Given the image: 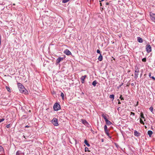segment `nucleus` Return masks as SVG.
Instances as JSON below:
<instances>
[{
  "mask_svg": "<svg viewBox=\"0 0 155 155\" xmlns=\"http://www.w3.org/2000/svg\"><path fill=\"white\" fill-rule=\"evenodd\" d=\"M61 96L62 97V99L64 100V93L62 92H61Z\"/></svg>",
  "mask_w": 155,
  "mask_h": 155,
  "instance_id": "obj_26",
  "label": "nucleus"
},
{
  "mask_svg": "<svg viewBox=\"0 0 155 155\" xmlns=\"http://www.w3.org/2000/svg\"><path fill=\"white\" fill-rule=\"evenodd\" d=\"M70 0H62V2L63 3H66L68 2Z\"/></svg>",
  "mask_w": 155,
  "mask_h": 155,
  "instance_id": "obj_29",
  "label": "nucleus"
},
{
  "mask_svg": "<svg viewBox=\"0 0 155 155\" xmlns=\"http://www.w3.org/2000/svg\"><path fill=\"white\" fill-rule=\"evenodd\" d=\"M140 117L141 118L144 119V121H145V117L144 116L142 112H141L140 113Z\"/></svg>",
  "mask_w": 155,
  "mask_h": 155,
  "instance_id": "obj_16",
  "label": "nucleus"
},
{
  "mask_svg": "<svg viewBox=\"0 0 155 155\" xmlns=\"http://www.w3.org/2000/svg\"><path fill=\"white\" fill-rule=\"evenodd\" d=\"M151 73H149V77L150 78V77H151Z\"/></svg>",
  "mask_w": 155,
  "mask_h": 155,
  "instance_id": "obj_40",
  "label": "nucleus"
},
{
  "mask_svg": "<svg viewBox=\"0 0 155 155\" xmlns=\"http://www.w3.org/2000/svg\"><path fill=\"white\" fill-rule=\"evenodd\" d=\"M135 73H139V69L138 67L136 66L135 67Z\"/></svg>",
  "mask_w": 155,
  "mask_h": 155,
  "instance_id": "obj_21",
  "label": "nucleus"
},
{
  "mask_svg": "<svg viewBox=\"0 0 155 155\" xmlns=\"http://www.w3.org/2000/svg\"><path fill=\"white\" fill-rule=\"evenodd\" d=\"M102 142H103V140H102Z\"/></svg>",
  "mask_w": 155,
  "mask_h": 155,
  "instance_id": "obj_54",
  "label": "nucleus"
},
{
  "mask_svg": "<svg viewBox=\"0 0 155 155\" xmlns=\"http://www.w3.org/2000/svg\"><path fill=\"white\" fill-rule=\"evenodd\" d=\"M150 78H152L154 81L155 80V78L153 76H151V77H150Z\"/></svg>",
  "mask_w": 155,
  "mask_h": 155,
  "instance_id": "obj_37",
  "label": "nucleus"
},
{
  "mask_svg": "<svg viewBox=\"0 0 155 155\" xmlns=\"http://www.w3.org/2000/svg\"><path fill=\"white\" fill-rule=\"evenodd\" d=\"M109 4V3L108 2H106V5H108Z\"/></svg>",
  "mask_w": 155,
  "mask_h": 155,
  "instance_id": "obj_43",
  "label": "nucleus"
},
{
  "mask_svg": "<svg viewBox=\"0 0 155 155\" xmlns=\"http://www.w3.org/2000/svg\"><path fill=\"white\" fill-rule=\"evenodd\" d=\"M138 75V73H134V78L136 79L137 78Z\"/></svg>",
  "mask_w": 155,
  "mask_h": 155,
  "instance_id": "obj_20",
  "label": "nucleus"
},
{
  "mask_svg": "<svg viewBox=\"0 0 155 155\" xmlns=\"http://www.w3.org/2000/svg\"><path fill=\"white\" fill-rule=\"evenodd\" d=\"M81 120L82 121V123L84 124L85 126H87V127H89L90 126V124H88L86 120H84L83 119H81Z\"/></svg>",
  "mask_w": 155,
  "mask_h": 155,
  "instance_id": "obj_7",
  "label": "nucleus"
},
{
  "mask_svg": "<svg viewBox=\"0 0 155 155\" xmlns=\"http://www.w3.org/2000/svg\"><path fill=\"white\" fill-rule=\"evenodd\" d=\"M120 99L121 100H124V98L122 97V95H120Z\"/></svg>",
  "mask_w": 155,
  "mask_h": 155,
  "instance_id": "obj_33",
  "label": "nucleus"
},
{
  "mask_svg": "<svg viewBox=\"0 0 155 155\" xmlns=\"http://www.w3.org/2000/svg\"><path fill=\"white\" fill-rule=\"evenodd\" d=\"M18 87L20 92L22 93L25 94L26 92V90L24 86L20 83H18L17 84Z\"/></svg>",
  "mask_w": 155,
  "mask_h": 155,
  "instance_id": "obj_1",
  "label": "nucleus"
},
{
  "mask_svg": "<svg viewBox=\"0 0 155 155\" xmlns=\"http://www.w3.org/2000/svg\"><path fill=\"white\" fill-rule=\"evenodd\" d=\"M106 122V123L108 125H110L112 123L109 120H108V119L106 120V121H105Z\"/></svg>",
  "mask_w": 155,
  "mask_h": 155,
  "instance_id": "obj_13",
  "label": "nucleus"
},
{
  "mask_svg": "<svg viewBox=\"0 0 155 155\" xmlns=\"http://www.w3.org/2000/svg\"><path fill=\"white\" fill-rule=\"evenodd\" d=\"M5 88L9 92H11L10 88L6 86Z\"/></svg>",
  "mask_w": 155,
  "mask_h": 155,
  "instance_id": "obj_25",
  "label": "nucleus"
},
{
  "mask_svg": "<svg viewBox=\"0 0 155 155\" xmlns=\"http://www.w3.org/2000/svg\"><path fill=\"white\" fill-rule=\"evenodd\" d=\"M16 155H24V154L21 152L20 151L18 150L16 152Z\"/></svg>",
  "mask_w": 155,
  "mask_h": 155,
  "instance_id": "obj_11",
  "label": "nucleus"
},
{
  "mask_svg": "<svg viewBox=\"0 0 155 155\" xmlns=\"http://www.w3.org/2000/svg\"><path fill=\"white\" fill-rule=\"evenodd\" d=\"M91 131L93 133V132H94V131H93L92 130H91Z\"/></svg>",
  "mask_w": 155,
  "mask_h": 155,
  "instance_id": "obj_47",
  "label": "nucleus"
},
{
  "mask_svg": "<svg viewBox=\"0 0 155 155\" xmlns=\"http://www.w3.org/2000/svg\"><path fill=\"white\" fill-rule=\"evenodd\" d=\"M130 115H133V116H134L135 114L133 112H131Z\"/></svg>",
  "mask_w": 155,
  "mask_h": 155,
  "instance_id": "obj_32",
  "label": "nucleus"
},
{
  "mask_svg": "<svg viewBox=\"0 0 155 155\" xmlns=\"http://www.w3.org/2000/svg\"><path fill=\"white\" fill-rule=\"evenodd\" d=\"M137 41L140 43H142L143 41V39L140 37H137Z\"/></svg>",
  "mask_w": 155,
  "mask_h": 155,
  "instance_id": "obj_12",
  "label": "nucleus"
},
{
  "mask_svg": "<svg viewBox=\"0 0 155 155\" xmlns=\"http://www.w3.org/2000/svg\"><path fill=\"white\" fill-rule=\"evenodd\" d=\"M0 40H1V35H0Z\"/></svg>",
  "mask_w": 155,
  "mask_h": 155,
  "instance_id": "obj_45",
  "label": "nucleus"
},
{
  "mask_svg": "<svg viewBox=\"0 0 155 155\" xmlns=\"http://www.w3.org/2000/svg\"><path fill=\"white\" fill-rule=\"evenodd\" d=\"M150 110L151 112H152L153 110V107H150Z\"/></svg>",
  "mask_w": 155,
  "mask_h": 155,
  "instance_id": "obj_36",
  "label": "nucleus"
},
{
  "mask_svg": "<svg viewBox=\"0 0 155 155\" xmlns=\"http://www.w3.org/2000/svg\"><path fill=\"white\" fill-rule=\"evenodd\" d=\"M106 135L109 137L110 138H111V137L110 136L109 134V133L108 130L107 131H106L105 132Z\"/></svg>",
  "mask_w": 155,
  "mask_h": 155,
  "instance_id": "obj_19",
  "label": "nucleus"
},
{
  "mask_svg": "<svg viewBox=\"0 0 155 155\" xmlns=\"http://www.w3.org/2000/svg\"><path fill=\"white\" fill-rule=\"evenodd\" d=\"M23 137H24V138H25V136L24 135L23 136Z\"/></svg>",
  "mask_w": 155,
  "mask_h": 155,
  "instance_id": "obj_49",
  "label": "nucleus"
},
{
  "mask_svg": "<svg viewBox=\"0 0 155 155\" xmlns=\"http://www.w3.org/2000/svg\"><path fill=\"white\" fill-rule=\"evenodd\" d=\"M97 52L98 54H101V51L97 49Z\"/></svg>",
  "mask_w": 155,
  "mask_h": 155,
  "instance_id": "obj_34",
  "label": "nucleus"
},
{
  "mask_svg": "<svg viewBox=\"0 0 155 155\" xmlns=\"http://www.w3.org/2000/svg\"><path fill=\"white\" fill-rule=\"evenodd\" d=\"M140 122L141 124H142L143 125L144 124V123L143 122V120L141 118L140 119Z\"/></svg>",
  "mask_w": 155,
  "mask_h": 155,
  "instance_id": "obj_28",
  "label": "nucleus"
},
{
  "mask_svg": "<svg viewBox=\"0 0 155 155\" xmlns=\"http://www.w3.org/2000/svg\"><path fill=\"white\" fill-rule=\"evenodd\" d=\"M113 59H114V60H115V58H113Z\"/></svg>",
  "mask_w": 155,
  "mask_h": 155,
  "instance_id": "obj_56",
  "label": "nucleus"
},
{
  "mask_svg": "<svg viewBox=\"0 0 155 155\" xmlns=\"http://www.w3.org/2000/svg\"><path fill=\"white\" fill-rule=\"evenodd\" d=\"M140 133L139 132H138L136 130H134V135L135 136H137V137H139V136H140Z\"/></svg>",
  "mask_w": 155,
  "mask_h": 155,
  "instance_id": "obj_10",
  "label": "nucleus"
},
{
  "mask_svg": "<svg viewBox=\"0 0 155 155\" xmlns=\"http://www.w3.org/2000/svg\"><path fill=\"white\" fill-rule=\"evenodd\" d=\"M131 85L132 86H134V84L133 83L131 84Z\"/></svg>",
  "mask_w": 155,
  "mask_h": 155,
  "instance_id": "obj_44",
  "label": "nucleus"
},
{
  "mask_svg": "<svg viewBox=\"0 0 155 155\" xmlns=\"http://www.w3.org/2000/svg\"><path fill=\"white\" fill-rule=\"evenodd\" d=\"M146 49L147 52L148 53L150 52L151 51V47L150 45H146Z\"/></svg>",
  "mask_w": 155,
  "mask_h": 155,
  "instance_id": "obj_5",
  "label": "nucleus"
},
{
  "mask_svg": "<svg viewBox=\"0 0 155 155\" xmlns=\"http://www.w3.org/2000/svg\"><path fill=\"white\" fill-rule=\"evenodd\" d=\"M118 104H121V102L119 100H118Z\"/></svg>",
  "mask_w": 155,
  "mask_h": 155,
  "instance_id": "obj_42",
  "label": "nucleus"
},
{
  "mask_svg": "<svg viewBox=\"0 0 155 155\" xmlns=\"http://www.w3.org/2000/svg\"><path fill=\"white\" fill-rule=\"evenodd\" d=\"M114 94H112L110 95V98L112 99V101H113L114 99Z\"/></svg>",
  "mask_w": 155,
  "mask_h": 155,
  "instance_id": "obj_22",
  "label": "nucleus"
},
{
  "mask_svg": "<svg viewBox=\"0 0 155 155\" xmlns=\"http://www.w3.org/2000/svg\"><path fill=\"white\" fill-rule=\"evenodd\" d=\"M1 40H0V46L1 45Z\"/></svg>",
  "mask_w": 155,
  "mask_h": 155,
  "instance_id": "obj_46",
  "label": "nucleus"
},
{
  "mask_svg": "<svg viewBox=\"0 0 155 155\" xmlns=\"http://www.w3.org/2000/svg\"><path fill=\"white\" fill-rule=\"evenodd\" d=\"M65 58L64 57H59L57 58L56 60L55 64L57 65L61 61H63Z\"/></svg>",
  "mask_w": 155,
  "mask_h": 155,
  "instance_id": "obj_4",
  "label": "nucleus"
},
{
  "mask_svg": "<svg viewBox=\"0 0 155 155\" xmlns=\"http://www.w3.org/2000/svg\"><path fill=\"white\" fill-rule=\"evenodd\" d=\"M86 77V75H84V76H82L81 79V82L82 83H84V80L85 78Z\"/></svg>",
  "mask_w": 155,
  "mask_h": 155,
  "instance_id": "obj_9",
  "label": "nucleus"
},
{
  "mask_svg": "<svg viewBox=\"0 0 155 155\" xmlns=\"http://www.w3.org/2000/svg\"><path fill=\"white\" fill-rule=\"evenodd\" d=\"M104 130L105 131H108L107 129V127L106 125H105L104 126Z\"/></svg>",
  "mask_w": 155,
  "mask_h": 155,
  "instance_id": "obj_27",
  "label": "nucleus"
},
{
  "mask_svg": "<svg viewBox=\"0 0 155 155\" xmlns=\"http://www.w3.org/2000/svg\"><path fill=\"white\" fill-rule=\"evenodd\" d=\"M0 152L2 153H4V148L1 146H0Z\"/></svg>",
  "mask_w": 155,
  "mask_h": 155,
  "instance_id": "obj_15",
  "label": "nucleus"
},
{
  "mask_svg": "<svg viewBox=\"0 0 155 155\" xmlns=\"http://www.w3.org/2000/svg\"><path fill=\"white\" fill-rule=\"evenodd\" d=\"M10 124H8L6 126V127L7 128H8L10 127Z\"/></svg>",
  "mask_w": 155,
  "mask_h": 155,
  "instance_id": "obj_38",
  "label": "nucleus"
},
{
  "mask_svg": "<svg viewBox=\"0 0 155 155\" xmlns=\"http://www.w3.org/2000/svg\"><path fill=\"white\" fill-rule=\"evenodd\" d=\"M53 108L54 110L58 111L61 109V107L59 104L56 103L54 104Z\"/></svg>",
  "mask_w": 155,
  "mask_h": 155,
  "instance_id": "obj_2",
  "label": "nucleus"
},
{
  "mask_svg": "<svg viewBox=\"0 0 155 155\" xmlns=\"http://www.w3.org/2000/svg\"><path fill=\"white\" fill-rule=\"evenodd\" d=\"M145 128H147V127H146V126H145Z\"/></svg>",
  "mask_w": 155,
  "mask_h": 155,
  "instance_id": "obj_52",
  "label": "nucleus"
},
{
  "mask_svg": "<svg viewBox=\"0 0 155 155\" xmlns=\"http://www.w3.org/2000/svg\"><path fill=\"white\" fill-rule=\"evenodd\" d=\"M102 116L104 118L105 121H106V120L107 119L106 116L104 114H102Z\"/></svg>",
  "mask_w": 155,
  "mask_h": 155,
  "instance_id": "obj_24",
  "label": "nucleus"
},
{
  "mask_svg": "<svg viewBox=\"0 0 155 155\" xmlns=\"http://www.w3.org/2000/svg\"><path fill=\"white\" fill-rule=\"evenodd\" d=\"M98 59L100 61H101L102 60L103 57L101 54H100V55L99 56Z\"/></svg>",
  "mask_w": 155,
  "mask_h": 155,
  "instance_id": "obj_17",
  "label": "nucleus"
},
{
  "mask_svg": "<svg viewBox=\"0 0 155 155\" xmlns=\"http://www.w3.org/2000/svg\"><path fill=\"white\" fill-rule=\"evenodd\" d=\"M102 142H103V140H102Z\"/></svg>",
  "mask_w": 155,
  "mask_h": 155,
  "instance_id": "obj_55",
  "label": "nucleus"
},
{
  "mask_svg": "<svg viewBox=\"0 0 155 155\" xmlns=\"http://www.w3.org/2000/svg\"><path fill=\"white\" fill-rule=\"evenodd\" d=\"M64 53L66 55H69L71 54L70 51L68 49H65L64 51Z\"/></svg>",
  "mask_w": 155,
  "mask_h": 155,
  "instance_id": "obj_8",
  "label": "nucleus"
},
{
  "mask_svg": "<svg viewBox=\"0 0 155 155\" xmlns=\"http://www.w3.org/2000/svg\"><path fill=\"white\" fill-rule=\"evenodd\" d=\"M123 84L124 83H122L118 87V88L120 87H121L123 85Z\"/></svg>",
  "mask_w": 155,
  "mask_h": 155,
  "instance_id": "obj_39",
  "label": "nucleus"
},
{
  "mask_svg": "<svg viewBox=\"0 0 155 155\" xmlns=\"http://www.w3.org/2000/svg\"><path fill=\"white\" fill-rule=\"evenodd\" d=\"M84 143H85V144H86L87 145V147H90V144L88 143V142H87V141L86 140H84Z\"/></svg>",
  "mask_w": 155,
  "mask_h": 155,
  "instance_id": "obj_18",
  "label": "nucleus"
},
{
  "mask_svg": "<svg viewBox=\"0 0 155 155\" xmlns=\"http://www.w3.org/2000/svg\"><path fill=\"white\" fill-rule=\"evenodd\" d=\"M104 0H101V2H103L104 1Z\"/></svg>",
  "mask_w": 155,
  "mask_h": 155,
  "instance_id": "obj_50",
  "label": "nucleus"
},
{
  "mask_svg": "<svg viewBox=\"0 0 155 155\" xmlns=\"http://www.w3.org/2000/svg\"><path fill=\"white\" fill-rule=\"evenodd\" d=\"M146 61V59L145 58H144L142 59V61L143 62H145Z\"/></svg>",
  "mask_w": 155,
  "mask_h": 155,
  "instance_id": "obj_31",
  "label": "nucleus"
},
{
  "mask_svg": "<svg viewBox=\"0 0 155 155\" xmlns=\"http://www.w3.org/2000/svg\"><path fill=\"white\" fill-rule=\"evenodd\" d=\"M150 15L151 20L155 22V14L151 13Z\"/></svg>",
  "mask_w": 155,
  "mask_h": 155,
  "instance_id": "obj_6",
  "label": "nucleus"
},
{
  "mask_svg": "<svg viewBox=\"0 0 155 155\" xmlns=\"http://www.w3.org/2000/svg\"><path fill=\"white\" fill-rule=\"evenodd\" d=\"M30 127V126H28V125H26L25 126V127L26 128H28Z\"/></svg>",
  "mask_w": 155,
  "mask_h": 155,
  "instance_id": "obj_41",
  "label": "nucleus"
},
{
  "mask_svg": "<svg viewBox=\"0 0 155 155\" xmlns=\"http://www.w3.org/2000/svg\"><path fill=\"white\" fill-rule=\"evenodd\" d=\"M137 104H138V102H137Z\"/></svg>",
  "mask_w": 155,
  "mask_h": 155,
  "instance_id": "obj_57",
  "label": "nucleus"
},
{
  "mask_svg": "<svg viewBox=\"0 0 155 155\" xmlns=\"http://www.w3.org/2000/svg\"><path fill=\"white\" fill-rule=\"evenodd\" d=\"M51 123L55 126L59 125L58 119L56 118H54L51 120Z\"/></svg>",
  "mask_w": 155,
  "mask_h": 155,
  "instance_id": "obj_3",
  "label": "nucleus"
},
{
  "mask_svg": "<svg viewBox=\"0 0 155 155\" xmlns=\"http://www.w3.org/2000/svg\"><path fill=\"white\" fill-rule=\"evenodd\" d=\"M85 151L87 152V151H88L90 152V151L89 150L88 148L87 147H85Z\"/></svg>",
  "mask_w": 155,
  "mask_h": 155,
  "instance_id": "obj_30",
  "label": "nucleus"
},
{
  "mask_svg": "<svg viewBox=\"0 0 155 155\" xmlns=\"http://www.w3.org/2000/svg\"><path fill=\"white\" fill-rule=\"evenodd\" d=\"M100 5H101H101H102V4H101V3H100Z\"/></svg>",
  "mask_w": 155,
  "mask_h": 155,
  "instance_id": "obj_48",
  "label": "nucleus"
},
{
  "mask_svg": "<svg viewBox=\"0 0 155 155\" xmlns=\"http://www.w3.org/2000/svg\"><path fill=\"white\" fill-rule=\"evenodd\" d=\"M97 84V81L95 80L93 81V82L92 83V84L94 86H95L96 85V84Z\"/></svg>",
  "mask_w": 155,
  "mask_h": 155,
  "instance_id": "obj_23",
  "label": "nucleus"
},
{
  "mask_svg": "<svg viewBox=\"0 0 155 155\" xmlns=\"http://www.w3.org/2000/svg\"><path fill=\"white\" fill-rule=\"evenodd\" d=\"M4 120H5V119L4 118H2V119H0V123L2 122Z\"/></svg>",
  "mask_w": 155,
  "mask_h": 155,
  "instance_id": "obj_35",
  "label": "nucleus"
},
{
  "mask_svg": "<svg viewBox=\"0 0 155 155\" xmlns=\"http://www.w3.org/2000/svg\"><path fill=\"white\" fill-rule=\"evenodd\" d=\"M13 5H15V4H13Z\"/></svg>",
  "mask_w": 155,
  "mask_h": 155,
  "instance_id": "obj_51",
  "label": "nucleus"
},
{
  "mask_svg": "<svg viewBox=\"0 0 155 155\" xmlns=\"http://www.w3.org/2000/svg\"><path fill=\"white\" fill-rule=\"evenodd\" d=\"M142 74H141L140 75V76H142Z\"/></svg>",
  "mask_w": 155,
  "mask_h": 155,
  "instance_id": "obj_53",
  "label": "nucleus"
},
{
  "mask_svg": "<svg viewBox=\"0 0 155 155\" xmlns=\"http://www.w3.org/2000/svg\"><path fill=\"white\" fill-rule=\"evenodd\" d=\"M147 134L149 135L150 137H151L153 134V132L151 130H149L148 131Z\"/></svg>",
  "mask_w": 155,
  "mask_h": 155,
  "instance_id": "obj_14",
  "label": "nucleus"
}]
</instances>
